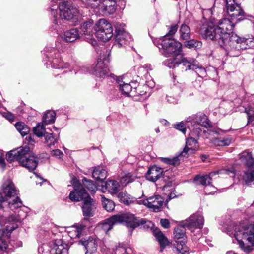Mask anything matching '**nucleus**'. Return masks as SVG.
I'll return each instance as SVG.
<instances>
[{
  "label": "nucleus",
  "mask_w": 254,
  "mask_h": 254,
  "mask_svg": "<svg viewBox=\"0 0 254 254\" xmlns=\"http://www.w3.org/2000/svg\"><path fill=\"white\" fill-rule=\"evenodd\" d=\"M80 243L83 245L86 250L85 254H94L97 250L98 243L97 240L93 237H89L88 239H82Z\"/></svg>",
  "instance_id": "nucleus-19"
},
{
  "label": "nucleus",
  "mask_w": 254,
  "mask_h": 254,
  "mask_svg": "<svg viewBox=\"0 0 254 254\" xmlns=\"http://www.w3.org/2000/svg\"><path fill=\"white\" fill-rule=\"evenodd\" d=\"M4 232L2 229V225L0 223V251H5L8 245L4 238Z\"/></svg>",
  "instance_id": "nucleus-44"
},
{
  "label": "nucleus",
  "mask_w": 254,
  "mask_h": 254,
  "mask_svg": "<svg viewBox=\"0 0 254 254\" xmlns=\"http://www.w3.org/2000/svg\"><path fill=\"white\" fill-rule=\"evenodd\" d=\"M120 82V81L118 80L119 90L121 91L122 93L127 96H132L134 87L130 84L125 83L124 82L123 84H121Z\"/></svg>",
  "instance_id": "nucleus-37"
},
{
  "label": "nucleus",
  "mask_w": 254,
  "mask_h": 254,
  "mask_svg": "<svg viewBox=\"0 0 254 254\" xmlns=\"http://www.w3.org/2000/svg\"><path fill=\"white\" fill-rule=\"evenodd\" d=\"M82 182L83 187L87 188L91 192L92 194L96 192L97 188L92 180L84 177L82 180Z\"/></svg>",
  "instance_id": "nucleus-39"
},
{
  "label": "nucleus",
  "mask_w": 254,
  "mask_h": 254,
  "mask_svg": "<svg viewBox=\"0 0 254 254\" xmlns=\"http://www.w3.org/2000/svg\"><path fill=\"white\" fill-rule=\"evenodd\" d=\"M180 39L185 41L191 38L190 29L189 26L184 23L181 25L179 29Z\"/></svg>",
  "instance_id": "nucleus-30"
},
{
  "label": "nucleus",
  "mask_w": 254,
  "mask_h": 254,
  "mask_svg": "<svg viewBox=\"0 0 254 254\" xmlns=\"http://www.w3.org/2000/svg\"><path fill=\"white\" fill-rule=\"evenodd\" d=\"M145 220V222L143 224H142L141 225H143L144 228L149 229L151 228V225H152V222L150 221H149L145 218H143Z\"/></svg>",
  "instance_id": "nucleus-60"
},
{
  "label": "nucleus",
  "mask_w": 254,
  "mask_h": 254,
  "mask_svg": "<svg viewBox=\"0 0 254 254\" xmlns=\"http://www.w3.org/2000/svg\"><path fill=\"white\" fill-rule=\"evenodd\" d=\"M127 33L125 31L124 29L120 26H115V34L114 37L116 41L119 43L123 41H125L126 39Z\"/></svg>",
  "instance_id": "nucleus-35"
},
{
  "label": "nucleus",
  "mask_w": 254,
  "mask_h": 254,
  "mask_svg": "<svg viewBox=\"0 0 254 254\" xmlns=\"http://www.w3.org/2000/svg\"><path fill=\"white\" fill-rule=\"evenodd\" d=\"M21 161L20 166L24 167L30 171L35 170L38 164V158L37 156L31 155L30 151L24 155Z\"/></svg>",
  "instance_id": "nucleus-16"
},
{
  "label": "nucleus",
  "mask_w": 254,
  "mask_h": 254,
  "mask_svg": "<svg viewBox=\"0 0 254 254\" xmlns=\"http://www.w3.org/2000/svg\"><path fill=\"white\" fill-rule=\"evenodd\" d=\"M92 177L97 181H99L104 184V180L106 178L107 172L100 167H95L92 174Z\"/></svg>",
  "instance_id": "nucleus-29"
},
{
  "label": "nucleus",
  "mask_w": 254,
  "mask_h": 254,
  "mask_svg": "<svg viewBox=\"0 0 254 254\" xmlns=\"http://www.w3.org/2000/svg\"><path fill=\"white\" fill-rule=\"evenodd\" d=\"M62 38L66 42H73L80 38L79 31L77 28L66 30L62 36Z\"/></svg>",
  "instance_id": "nucleus-28"
},
{
  "label": "nucleus",
  "mask_w": 254,
  "mask_h": 254,
  "mask_svg": "<svg viewBox=\"0 0 254 254\" xmlns=\"http://www.w3.org/2000/svg\"><path fill=\"white\" fill-rule=\"evenodd\" d=\"M117 1L116 0H103L100 10L108 14H114L117 9Z\"/></svg>",
  "instance_id": "nucleus-23"
},
{
  "label": "nucleus",
  "mask_w": 254,
  "mask_h": 254,
  "mask_svg": "<svg viewBox=\"0 0 254 254\" xmlns=\"http://www.w3.org/2000/svg\"><path fill=\"white\" fill-rule=\"evenodd\" d=\"M15 127L22 136L27 135L30 130V127L22 122H17L15 125Z\"/></svg>",
  "instance_id": "nucleus-38"
},
{
  "label": "nucleus",
  "mask_w": 254,
  "mask_h": 254,
  "mask_svg": "<svg viewBox=\"0 0 254 254\" xmlns=\"http://www.w3.org/2000/svg\"><path fill=\"white\" fill-rule=\"evenodd\" d=\"M178 29L177 24L172 25L170 26L169 32L163 38H172V36L176 33Z\"/></svg>",
  "instance_id": "nucleus-51"
},
{
  "label": "nucleus",
  "mask_w": 254,
  "mask_h": 254,
  "mask_svg": "<svg viewBox=\"0 0 254 254\" xmlns=\"http://www.w3.org/2000/svg\"><path fill=\"white\" fill-rule=\"evenodd\" d=\"M160 224L165 229H168L170 227V223L167 219H161Z\"/></svg>",
  "instance_id": "nucleus-57"
},
{
  "label": "nucleus",
  "mask_w": 254,
  "mask_h": 254,
  "mask_svg": "<svg viewBox=\"0 0 254 254\" xmlns=\"http://www.w3.org/2000/svg\"><path fill=\"white\" fill-rule=\"evenodd\" d=\"M184 225L180 227H177L174 229L173 234L174 239L176 243L175 247L177 251L182 254H185L189 251V248L186 245V229Z\"/></svg>",
  "instance_id": "nucleus-9"
},
{
  "label": "nucleus",
  "mask_w": 254,
  "mask_h": 254,
  "mask_svg": "<svg viewBox=\"0 0 254 254\" xmlns=\"http://www.w3.org/2000/svg\"><path fill=\"white\" fill-rule=\"evenodd\" d=\"M240 159L249 168H253L254 166V158L253 157L251 152H243Z\"/></svg>",
  "instance_id": "nucleus-32"
},
{
  "label": "nucleus",
  "mask_w": 254,
  "mask_h": 254,
  "mask_svg": "<svg viewBox=\"0 0 254 254\" xmlns=\"http://www.w3.org/2000/svg\"><path fill=\"white\" fill-rule=\"evenodd\" d=\"M164 199L160 195H155L149 197L143 201V204L147 208L151 209L153 212H158L161 211Z\"/></svg>",
  "instance_id": "nucleus-13"
},
{
  "label": "nucleus",
  "mask_w": 254,
  "mask_h": 254,
  "mask_svg": "<svg viewBox=\"0 0 254 254\" xmlns=\"http://www.w3.org/2000/svg\"><path fill=\"white\" fill-rule=\"evenodd\" d=\"M102 187H105L112 193H117L119 191L120 185L119 183L116 180H109L104 182V185L102 184Z\"/></svg>",
  "instance_id": "nucleus-33"
},
{
  "label": "nucleus",
  "mask_w": 254,
  "mask_h": 254,
  "mask_svg": "<svg viewBox=\"0 0 254 254\" xmlns=\"http://www.w3.org/2000/svg\"><path fill=\"white\" fill-rule=\"evenodd\" d=\"M102 205L103 208L108 212H112L114 210L115 204L113 201L106 199L104 197V199L102 200Z\"/></svg>",
  "instance_id": "nucleus-46"
},
{
  "label": "nucleus",
  "mask_w": 254,
  "mask_h": 254,
  "mask_svg": "<svg viewBox=\"0 0 254 254\" xmlns=\"http://www.w3.org/2000/svg\"><path fill=\"white\" fill-rule=\"evenodd\" d=\"M197 139H198L197 138L191 135L190 137L187 139L186 144H187V145H189V146H192L193 145H195L197 143Z\"/></svg>",
  "instance_id": "nucleus-55"
},
{
  "label": "nucleus",
  "mask_w": 254,
  "mask_h": 254,
  "mask_svg": "<svg viewBox=\"0 0 254 254\" xmlns=\"http://www.w3.org/2000/svg\"><path fill=\"white\" fill-rule=\"evenodd\" d=\"M68 245L62 240H56L50 250L51 254H67Z\"/></svg>",
  "instance_id": "nucleus-25"
},
{
  "label": "nucleus",
  "mask_w": 254,
  "mask_h": 254,
  "mask_svg": "<svg viewBox=\"0 0 254 254\" xmlns=\"http://www.w3.org/2000/svg\"><path fill=\"white\" fill-rule=\"evenodd\" d=\"M1 188L2 193L0 192V210L4 208H10L13 210L21 207L22 201L18 196L11 200L12 197L17 195V190L12 180H6L2 184Z\"/></svg>",
  "instance_id": "nucleus-1"
},
{
  "label": "nucleus",
  "mask_w": 254,
  "mask_h": 254,
  "mask_svg": "<svg viewBox=\"0 0 254 254\" xmlns=\"http://www.w3.org/2000/svg\"><path fill=\"white\" fill-rule=\"evenodd\" d=\"M109 69L107 65L101 59H98L97 63L93 69V74L96 76L101 78L108 75Z\"/></svg>",
  "instance_id": "nucleus-24"
},
{
  "label": "nucleus",
  "mask_w": 254,
  "mask_h": 254,
  "mask_svg": "<svg viewBox=\"0 0 254 254\" xmlns=\"http://www.w3.org/2000/svg\"><path fill=\"white\" fill-rule=\"evenodd\" d=\"M170 172L168 170H166L163 175V178L161 179V181L163 183L161 184L162 185V188L163 190H165L166 188L170 187L172 186L173 184V176H170L169 174Z\"/></svg>",
  "instance_id": "nucleus-34"
},
{
  "label": "nucleus",
  "mask_w": 254,
  "mask_h": 254,
  "mask_svg": "<svg viewBox=\"0 0 254 254\" xmlns=\"http://www.w3.org/2000/svg\"><path fill=\"white\" fill-rule=\"evenodd\" d=\"M191 123L197 125L199 127L206 128L212 127L207 116L203 113H198L191 117Z\"/></svg>",
  "instance_id": "nucleus-22"
},
{
  "label": "nucleus",
  "mask_w": 254,
  "mask_h": 254,
  "mask_svg": "<svg viewBox=\"0 0 254 254\" xmlns=\"http://www.w3.org/2000/svg\"><path fill=\"white\" fill-rule=\"evenodd\" d=\"M57 61H58V60L55 59L53 60V61L52 62L53 67L54 68H58V69L62 68V69H63V67L62 63H60L59 64H57Z\"/></svg>",
  "instance_id": "nucleus-58"
},
{
  "label": "nucleus",
  "mask_w": 254,
  "mask_h": 254,
  "mask_svg": "<svg viewBox=\"0 0 254 254\" xmlns=\"http://www.w3.org/2000/svg\"><path fill=\"white\" fill-rule=\"evenodd\" d=\"M243 178L247 184L253 182L254 181V171L245 172Z\"/></svg>",
  "instance_id": "nucleus-49"
},
{
  "label": "nucleus",
  "mask_w": 254,
  "mask_h": 254,
  "mask_svg": "<svg viewBox=\"0 0 254 254\" xmlns=\"http://www.w3.org/2000/svg\"><path fill=\"white\" fill-rule=\"evenodd\" d=\"M118 196L120 201L126 205H129L133 202L131 199L130 196L126 191L120 192Z\"/></svg>",
  "instance_id": "nucleus-41"
},
{
  "label": "nucleus",
  "mask_w": 254,
  "mask_h": 254,
  "mask_svg": "<svg viewBox=\"0 0 254 254\" xmlns=\"http://www.w3.org/2000/svg\"><path fill=\"white\" fill-rule=\"evenodd\" d=\"M213 142H214V144L217 145V146H223L222 143V138L221 137L219 138H215L213 140Z\"/></svg>",
  "instance_id": "nucleus-64"
},
{
  "label": "nucleus",
  "mask_w": 254,
  "mask_h": 254,
  "mask_svg": "<svg viewBox=\"0 0 254 254\" xmlns=\"http://www.w3.org/2000/svg\"><path fill=\"white\" fill-rule=\"evenodd\" d=\"M174 127L176 129L181 131L184 134L186 133V127H185V124L183 123L180 122L179 123L175 124L174 125Z\"/></svg>",
  "instance_id": "nucleus-53"
},
{
  "label": "nucleus",
  "mask_w": 254,
  "mask_h": 254,
  "mask_svg": "<svg viewBox=\"0 0 254 254\" xmlns=\"http://www.w3.org/2000/svg\"><path fill=\"white\" fill-rule=\"evenodd\" d=\"M194 62L195 60L193 58L181 56L180 59L176 57L168 59L166 62V64L169 68L175 69L178 72H183L188 70L196 69L197 66L194 64Z\"/></svg>",
  "instance_id": "nucleus-3"
},
{
  "label": "nucleus",
  "mask_w": 254,
  "mask_h": 254,
  "mask_svg": "<svg viewBox=\"0 0 254 254\" xmlns=\"http://www.w3.org/2000/svg\"><path fill=\"white\" fill-rule=\"evenodd\" d=\"M229 15L233 19H236L237 21L244 19L245 12L240 5L237 3L226 8Z\"/></svg>",
  "instance_id": "nucleus-20"
},
{
  "label": "nucleus",
  "mask_w": 254,
  "mask_h": 254,
  "mask_svg": "<svg viewBox=\"0 0 254 254\" xmlns=\"http://www.w3.org/2000/svg\"><path fill=\"white\" fill-rule=\"evenodd\" d=\"M220 32L216 24L212 22H209L206 25H203L202 35L206 39L214 41L221 47L228 46V43L224 39L223 35H221Z\"/></svg>",
  "instance_id": "nucleus-2"
},
{
  "label": "nucleus",
  "mask_w": 254,
  "mask_h": 254,
  "mask_svg": "<svg viewBox=\"0 0 254 254\" xmlns=\"http://www.w3.org/2000/svg\"><path fill=\"white\" fill-rule=\"evenodd\" d=\"M2 115L10 122H12L15 120V116L10 112H3Z\"/></svg>",
  "instance_id": "nucleus-56"
},
{
  "label": "nucleus",
  "mask_w": 254,
  "mask_h": 254,
  "mask_svg": "<svg viewBox=\"0 0 254 254\" xmlns=\"http://www.w3.org/2000/svg\"><path fill=\"white\" fill-rule=\"evenodd\" d=\"M195 149L186 146L178 156L174 157L172 158H161V160L162 162L167 164L172 165L174 166H178L180 164V159L179 158V157L183 156L187 157L190 154L193 153Z\"/></svg>",
  "instance_id": "nucleus-17"
},
{
  "label": "nucleus",
  "mask_w": 254,
  "mask_h": 254,
  "mask_svg": "<svg viewBox=\"0 0 254 254\" xmlns=\"http://www.w3.org/2000/svg\"><path fill=\"white\" fill-rule=\"evenodd\" d=\"M71 182L74 188L73 189L83 186L82 184L75 176L73 177Z\"/></svg>",
  "instance_id": "nucleus-54"
},
{
  "label": "nucleus",
  "mask_w": 254,
  "mask_h": 254,
  "mask_svg": "<svg viewBox=\"0 0 254 254\" xmlns=\"http://www.w3.org/2000/svg\"><path fill=\"white\" fill-rule=\"evenodd\" d=\"M231 142V140L229 138H222V143L223 146L229 145Z\"/></svg>",
  "instance_id": "nucleus-61"
},
{
  "label": "nucleus",
  "mask_w": 254,
  "mask_h": 254,
  "mask_svg": "<svg viewBox=\"0 0 254 254\" xmlns=\"http://www.w3.org/2000/svg\"><path fill=\"white\" fill-rule=\"evenodd\" d=\"M218 29L220 30L221 35H223V38L228 43V46L231 43V36L234 27V24L228 18H223L219 20L217 25Z\"/></svg>",
  "instance_id": "nucleus-11"
},
{
  "label": "nucleus",
  "mask_w": 254,
  "mask_h": 254,
  "mask_svg": "<svg viewBox=\"0 0 254 254\" xmlns=\"http://www.w3.org/2000/svg\"><path fill=\"white\" fill-rule=\"evenodd\" d=\"M212 178L209 175L201 176L197 175L194 178V182L197 185H201L203 186H206L210 185L211 183V181Z\"/></svg>",
  "instance_id": "nucleus-36"
},
{
  "label": "nucleus",
  "mask_w": 254,
  "mask_h": 254,
  "mask_svg": "<svg viewBox=\"0 0 254 254\" xmlns=\"http://www.w3.org/2000/svg\"><path fill=\"white\" fill-rule=\"evenodd\" d=\"M153 234L160 244V251L163 252L166 247L170 244V242L160 229L158 228L153 230Z\"/></svg>",
  "instance_id": "nucleus-26"
},
{
  "label": "nucleus",
  "mask_w": 254,
  "mask_h": 254,
  "mask_svg": "<svg viewBox=\"0 0 254 254\" xmlns=\"http://www.w3.org/2000/svg\"><path fill=\"white\" fill-rule=\"evenodd\" d=\"M93 22L87 21L84 22L80 27V34L82 33L84 35H90L92 32Z\"/></svg>",
  "instance_id": "nucleus-42"
},
{
  "label": "nucleus",
  "mask_w": 254,
  "mask_h": 254,
  "mask_svg": "<svg viewBox=\"0 0 254 254\" xmlns=\"http://www.w3.org/2000/svg\"><path fill=\"white\" fill-rule=\"evenodd\" d=\"M163 54L166 57L177 56L182 51V44L173 38H163L160 39Z\"/></svg>",
  "instance_id": "nucleus-6"
},
{
  "label": "nucleus",
  "mask_w": 254,
  "mask_h": 254,
  "mask_svg": "<svg viewBox=\"0 0 254 254\" xmlns=\"http://www.w3.org/2000/svg\"><path fill=\"white\" fill-rule=\"evenodd\" d=\"M185 47L190 49L197 50L200 49L202 46V43L198 40L191 38L189 40H186L183 43Z\"/></svg>",
  "instance_id": "nucleus-31"
},
{
  "label": "nucleus",
  "mask_w": 254,
  "mask_h": 254,
  "mask_svg": "<svg viewBox=\"0 0 254 254\" xmlns=\"http://www.w3.org/2000/svg\"><path fill=\"white\" fill-rule=\"evenodd\" d=\"M60 16L62 19L67 21L77 19L79 11L78 9L73 6L68 1L59 2Z\"/></svg>",
  "instance_id": "nucleus-8"
},
{
  "label": "nucleus",
  "mask_w": 254,
  "mask_h": 254,
  "mask_svg": "<svg viewBox=\"0 0 254 254\" xmlns=\"http://www.w3.org/2000/svg\"><path fill=\"white\" fill-rule=\"evenodd\" d=\"M43 136L45 137V143L49 147L52 145H54L56 142V140L53 136L52 133H51L45 132Z\"/></svg>",
  "instance_id": "nucleus-47"
},
{
  "label": "nucleus",
  "mask_w": 254,
  "mask_h": 254,
  "mask_svg": "<svg viewBox=\"0 0 254 254\" xmlns=\"http://www.w3.org/2000/svg\"><path fill=\"white\" fill-rule=\"evenodd\" d=\"M95 202V200L91 196L83 201L81 208L84 217L89 218L93 216L94 211L96 208Z\"/></svg>",
  "instance_id": "nucleus-21"
},
{
  "label": "nucleus",
  "mask_w": 254,
  "mask_h": 254,
  "mask_svg": "<svg viewBox=\"0 0 254 254\" xmlns=\"http://www.w3.org/2000/svg\"><path fill=\"white\" fill-rule=\"evenodd\" d=\"M135 177L131 173H128L123 176L120 180V183L123 187L134 181Z\"/></svg>",
  "instance_id": "nucleus-45"
},
{
  "label": "nucleus",
  "mask_w": 254,
  "mask_h": 254,
  "mask_svg": "<svg viewBox=\"0 0 254 254\" xmlns=\"http://www.w3.org/2000/svg\"><path fill=\"white\" fill-rule=\"evenodd\" d=\"M56 119V113L55 111L50 110L47 111L43 117V122L45 124H52Z\"/></svg>",
  "instance_id": "nucleus-40"
},
{
  "label": "nucleus",
  "mask_w": 254,
  "mask_h": 254,
  "mask_svg": "<svg viewBox=\"0 0 254 254\" xmlns=\"http://www.w3.org/2000/svg\"><path fill=\"white\" fill-rule=\"evenodd\" d=\"M96 38L103 42L108 41L113 36V28L111 23L105 19L98 20L94 27Z\"/></svg>",
  "instance_id": "nucleus-5"
},
{
  "label": "nucleus",
  "mask_w": 254,
  "mask_h": 254,
  "mask_svg": "<svg viewBox=\"0 0 254 254\" xmlns=\"http://www.w3.org/2000/svg\"><path fill=\"white\" fill-rule=\"evenodd\" d=\"M203 224V217L199 215L193 214L186 220V222L184 225L188 229L193 232L195 229H201Z\"/></svg>",
  "instance_id": "nucleus-15"
},
{
  "label": "nucleus",
  "mask_w": 254,
  "mask_h": 254,
  "mask_svg": "<svg viewBox=\"0 0 254 254\" xmlns=\"http://www.w3.org/2000/svg\"><path fill=\"white\" fill-rule=\"evenodd\" d=\"M176 197V195L174 192V191L171 192L168 195L167 198L166 200V203L165 205L167 207V204L169 201H170L171 199L174 198Z\"/></svg>",
  "instance_id": "nucleus-59"
},
{
  "label": "nucleus",
  "mask_w": 254,
  "mask_h": 254,
  "mask_svg": "<svg viewBox=\"0 0 254 254\" xmlns=\"http://www.w3.org/2000/svg\"><path fill=\"white\" fill-rule=\"evenodd\" d=\"M118 224L116 215L111 216L108 218L104 220L102 223L98 224V227L105 233H107L111 230L115 224Z\"/></svg>",
  "instance_id": "nucleus-27"
},
{
  "label": "nucleus",
  "mask_w": 254,
  "mask_h": 254,
  "mask_svg": "<svg viewBox=\"0 0 254 254\" xmlns=\"http://www.w3.org/2000/svg\"><path fill=\"white\" fill-rule=\"evenodd\" d=\"M193 127L191 129L190 135L198 139L202 132V129L197 125H193Z\"/></svg>",
  "instance_id": "nucleus-50"
},
{
  "label": "nucleus",
  "mask_w": 254,
  "mask_h": 254,
  "mask_svg": "<svg viewBox=\"0 0 254 254\" xmlns=\"http://www.w3.org/2000/svg\"><path fill=\"white\" fill-rule=\"evenodd\" d=\"M142 86H139V85L136 87L135 86L133 88V90L132 91V96H138L143 95L146 92H144V91H142L141 89L142 88Z\"/></svg>",
  "instance_id": "nucleus-52"
},
{
  "label": "nucleus",
  "mask_w": 254,
  "mask_h": 254,
  "mask_svg": "<svg viewBox=\"0 0 254 254\" xmlns=\"http://www.w3.org/2000/svg\"><path fill=\"white\" fill-rule=\"evenodd\" d=\"M164 173L163 168L153 165L148 169L145 177L147 180L155 182L158 179H162Z\"/></svg>",
  "instance_id": "nucleus-18"
},
{
  "label": "nucleus",
  "mask_w": 254,
  "mask_h": 254,
  "mask_svg": "<svg viewBox=\"0 0 254 254\" xmlns=\"http://www.w3.org/2000/svg\"><path fill=\"white\" fill-rule=\"evenodd\" d=\"M33 131L34 134L38 137L43 136L46 132V129L41 123H39L37 124L36 126L33 128Z\"/></svg>",
  "instance_id": "nucleus-43"
},
{
  "label": "nucleus",
  "mask_w": 254,
  "mask_h": 254,
  "mask_svg": "<svg viewBox=\"0 0 254 254\" xmlns=\"http://www.w3.org/2000/svg\"><path fill=\"white\" fill-rule=\"evenodd\" d=\"M30 148L28 146L20 147L17 149L12 150L8 152L6 154V159L7 161L11 163L14 161L18 162L20 165L21 159L24 155L30 152Z\"/></svg>",
  "instance_id": "nucleus-12"
},
{
  "label": "nucleus",
  "mask_w": 254,
  "mask_h": 254,
  "mask_svg": "<svg viewBox=\"0 0 254 254\" xmlns=\"http://www.w3.org/2000/svg\"><path fill=\"white\" fill-rule=\"evenodd\" d=\"M236 238L240 247L242 248L245 252L249 253L253 250L250 246H245L244 242L242 240H239V238H241L244 240L247 241L252 246H254V223L248 226L242 227L237 231Z\"/></svg>",
  "instance_id": "nucleus-4"
},
{
  "label": "nucleus",
  "mask_w": 254,
  "mask_h": 254,
  "mask_svg": "<svg viewBox=\"0 0 254 254\" xmlns=\"http://www.w3.org/2000/svg\"><path fill=\"white\" fill-rule=\"evenodd\" d=\"M119 224H124L133 231L145 222L143 218L136 217L132 213L127 212L116 214Z\"/></svg>",
  "instance_id": "nucleus-7"
},
{
  "label": "nucleus",
  "mask_w": 254,
  "mask_h": 254,
  "mask_svg": "<svg viewBox=\"0 0 254 254\" xmlns=\"http://www.w3.org/2000/svg\"><path fill=\"white\" fill-rule=\"evenodd\" d=\"M90 195L87 192L83 186L73 189L69 193L68 198L72 202L84 201L90 197Z\"/></svg>",
  "instance_id": "nucleus-14"
},
{
  "label": "nucleus",
  "mask_w": 254,
  "mask_h": 254,
  "mask_svg": "<svg viewBox=\"0 0 254 254\" xmlns=\"http://www.w3.org/2000/svg\"><path fill=\"white\" fill-rule=\"evenodd\" d=\"M231 43L229 47L237 50L249 49L254 46V40L252 38L241 37L237 35L231 36Z\"/></svg>",
  "instance_id": "nucleus-10"
},
{
  "label": "nucleus",
  "mask_w": 254,
  "mask_h": 254,
  "mask_svg": "<svg viewBox=\"0 0 254 254\" xmlns=\"http://www.w3.org/2000/svg\"><path fill=\"white\" fill-rule=\"evenodd\" d=\"M85 228V226L82 224H80L76 227V230L77 232V236H79Z\"/></svg>",
  "instance_id": "nucleus-63"
},
{
  "label": "nucleus",
  "mask_w": 254,
  "mask_h": 254,
  "mask_svg": "<svg viewBox=\"0 0 254 254\" xmlns=\"http://www.w3.org/2000/svg\"><path fill=\"white\" fill-rule=\"evenodd\" d=\"M25 140L27 141V143L28 144L33 145L35 143V141L32 134H30L29 136H27Z\"/></svg>",
  "instance_id": "nucleus-62"
},
{
  "label": "nucleus",
  "mask_w": 254,
  "mask_h": 254,
  "mask_svg": "<svg viewBox=\"0 0 254 254\" xmlns=\"http://www.w3.org/2000/svg\"><path fill=\"white\" fill-rule=\"evenodd\" d=\"M103 0H85V3L87 6L94 9L100 10V8Z\"/></svg>",
  "instance_id": "nucleus-48"
}]
</instances>
